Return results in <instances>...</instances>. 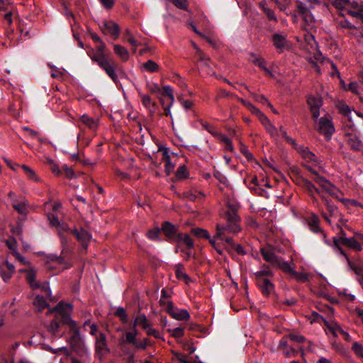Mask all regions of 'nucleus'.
Returning <instances> with one entry per match:
<instances>
[{
  "instance_id": "44",
  "label": "nucleus",
  "mask_w": 363,
  "mask_h": 363,
  "mask_svg": "<svg viewBox=\"0 0 363 363\" xmlns=\"http://www.w3.org/2000/svg\"><path fill=\"white\" fill-rule=\"evenodd\" d=\"M296 12L299 16H303L306 12H307L310 9L306 7L303 2L299 0L296 1Z\"/></svg>"
},
{
  "instance_id": "40",
  "label": "nucleus",
  "mask_w": 363,
  "mask_h": 363,
  "mask_svg": "<svg viewBox=\"0 0 363 363\" xmlns=\"http://www.w3.org/2000/svg\"><path fill=\"white\" fill-rule=\"evenodd\" d=\"M307 102L310 106V109L320 108V107L322 106L321 99L316 97L308 98Z\"/></svg>"
},
{
  "instance_id": "52",
  "label": "nucleus",
  "mask_w": 363,
  "mask_h": 363,
  "mask_svg": "<svg viewBox=\"0 0 363 363\" xmlns=\"http://www.w3.org/2000/svg\"><path fill=\"white\" fill-rule=\"evenodd\" d=\"M350 4V3L349 0H334L333 2V5L338 9H343Z\"/></svg>"
},
{
  "instance_id": "45",
  "label": "nucleus",
  "mask_w": 363,
  "mask_h": 363,
  "mask_svg": "<svg viewBox=\"0 0 363 363\" xmlns=\"http://www.w3.org/2000/svg\"><path fill=\"white\" fill-rule=\"evenodd\" d=\"M263 125L265 127L267 131L271 135L272 137H277L279 135L277 128L272 125L270 121H268V123H264Z\"/></svg>"
},
{
  "instance_id": "53",
  "label": "nucleus",
  "mask_w": 363,
  "mask_h": 363,
  "mask_svg": "<svg viewBox=\"0 0 363 363\" xmlns=\"http://www.w3.org/2000/svg\"><path fill=\"white\" fill-rule=\"evenodd\" d=\"M287 337H289L291 341L296 342L298 343H302L306 341V338L304 336L294 333L289 334Z\"/></svg>"
},
{
  "instance_id": "32",
  "label": "nucleus",
  "mask_w": 363,
  "mask_h": 363,
  "mask_svg": "<svg viewBox=\"0 0 363 363\" xmlns=\"http://www.w3.org/2000/svg\"><path fill=\"white\" fill-rule=\"evenodd\" d=\"M347 260V264L350 267V269H352L355 274L358 275V276H362L363 275V267L361 266V265H357L356 264H354L352 261H351V259H350V257H348V255L346 254V256H344Z\"/></svg>"
},
{
  "instance_id": "61",
  "label": "nucleus",
  "mask_w": 363,
  "mask_h": 363,
  "mask_svg": "<svg viewBox=\"0 0 363 363\" xmlns=\"http://www.w3.org/2000/svg\"><path fill=\"white\" fill-rule=\"evenodd\" d=\"M264 13H265V15L267 16V18L269 21H274L275 22L277 21V18L273 10H272L269 8H264Z\"/></svg>"
},
{
  "instance_id": "5",
  "label": "nucleus",
  "mask_w": 363,
  "mask_h": 363,
  "mask_svg": "<svg viewBox=\"0 0 363 363\" xmlns=\"http://www.w3.org/2000/svg\"><path fill=\"white\" fill-rule=\"evenodd\" d=\"M96 354L100 360H103L106 356L111 352L108 346L106 336L103 333H99L96 335L95 341Z\"/></svg>"
},
{
  "instance_id": "47",
  "label": "nucleus",
  "mask_w": 363,
  "mask_h": 363,
  "mask_svg": "<svg viewBox=\"0 0 363 363\" xmlns=\"http://www.w3.org/2000/svg\"><path fill=\"white\" fill-rule=\"evenodd\" d=\"M225 249L230 255L233 254V250H235L238 255H246V251L244 250V247L240 244H235L232 249H230V247H225Z\"/></svg>"
},
{
  "instance_id": "15",
  "label": "nucleus",
  "mask_w": 363,
  "mask_h": 363,
  "mask_svg": "<svg viewBox=\"0 0 363 363\" xmlns=\"http://www.w3.org/2000/svg\"><path fill=\"white\" fill-rule=\"evenodd\" d=\"M318 184L327 193L333 197L337 199L338 196L337 195V192L338 191L336 186L333 184L329 180H328L325 177L318 178Z\"/></svg>"
},
{
  "instance_id": "34",
  "label": "nucleus",
  "mask_w": 363,
  "mask_h": 363,
  "mask_svg": "<svg viewBox=\"0 0 363 363\" xmlns=\"http://www.w3.org/2000/svg\"><path fill=\"white\" fill-rule=\"evenodd\" d=\"M160 232L161 229L157 226L147 230V237L152 240H160Z\"/></svg>"
},
{
  "instance_id": "8",
  "label": "nucleus",
  "mask_w": 363,
  "mask_h": 363,
  "mask_svg": "<svg viewBox=\"0 0 363 363\" xmlns=\"http://www.w3.org/2000/svg\"><path fill=\"white\" fill-rule=\"evenodd\" d=\"M177 243V247L175 248V252H179V249H192L194 247V241L190 237L189 234L180 233L178 235L176 240L173 242Z\"/></svg>"
},
{
  "instance_id": "10",
  "label": "nucleus",
  "mask_w": 363,
  "mask_h": 363,
  "mask_svg": "<svg viewBox=\"0 0 363 363\" xmlns=\"http://www.w3.org/2000/svg\"><path fill=\"white\" fill-rule=\"evenodd\" d=\"M101 30L105 35H111L113 40H117L121 33L119 26L113 21H104Z\"/></svg>"
},
{
  "instance_id": "14",
  "label": "nucleus",
  "mask_w": 363,
  "mask_h": 363,
  "mask_svg": "<svg viewBox=\"0 0 363 363\" xmlns=\"http://www.w3.org/2000/svg\"><path fill=\"white\" fill-rule=\"evenodd\" d=\"M296 184L303 187L313 199H315L314 192L318 194H320L319 189L310 180L306 178L299 177Z\"/></svg>"
},
{
  "instance_id": "35",
  "label": "nucleus",
  "mask_w": 363,
  "mask_h": 363,
  "mask_svg": "<svg viewBox=\"0 0 363 363\" xmlns=\"http://www.w3.org/2000/svg\"><path fill=\"white\" fill-rule=\"evenodd\" d=\"M81 121L87 125L91 129H95L97 127V123L95 120L92 118H90L87 115H83L80 118Z\"/></svg>"
},
{
  "instance_id": "23",
  "label": "nucleus",
  "mask_w": 363,
  "mask_h": 363,
  "mask_svg": "<svg viewBox=\"0 0 363 363\" xmlns=\"http://www.w3.org/2000/svg\"><path fill=\"white\" fill-rule=\"evenodd\" d=\"M306 222L310 229L315 233L321 232V228L319 225V218L318 216L312 214L306 218Z\"/></svg>"
},
{
  "instance_id": "41",
  "label": "nucleus",
  "mask_w": 363,
  "mask_h": 363,
  "mask_svg": "<svg viewBox=\"0 0 363 363\" xmlns=\"http://www.w3.org/2000/svg\"><path fill=\"white\" fill-rule=\"evenodd\" d=\"M220 141L225 145V149L230 152H233L234 148L230 139H229L225 135H219Z\"/></svg>"
},
{
  "instance_id": "59",
  "label": "nucleus",
  "mask_w": 363,
  "mask_h": 363,
  "mask_svg": "<svg viewBox=\"0 0 363 363\" xmlns=\"http://www.w3.org/2000/svg\"><path fill=\"white\" fill-rule=\"evenodd\" d=\"M338 109L340 113L345 116H348L350 113V108L346 104L342 103L339 104Z\"/></svg>"
},
{
  "instance_id": "16",
  "label": "nucleus",
  "mask_w": 363,
  "mask_h": 363,
  "mask_svg": "<svg viewBox=\"0 0 363 363\" xmlns=\"http://www.w3.org/2000/svg\"><path fill=\"white\" fill-rule=\"evenodd\" d=\"M347 136H349L347 143L350 145L351 150L355 152L363 151V142L357 135H352L350 133H346Z\"/></svg>"
},
{
  "instance_id": "31",
  "label": "nucleus",
  "mask_w": 363,
  "mask_h": 363,
  "mask_svg": "<svg viewBox=\"0 0 363 363\" xmlns=\"http://www.w3.org/2000/svg\"><path fill=\"white\" fill-rule=\"evenodd\" d=\"M173 318L177 320H187L190 318L189 313L186 309H180L176 308L174 313L171 315Z\"/></svg>"
},
{
  "instance_id": "46",
  "label": "nucleus",
  "mask_w": 363,
  "mask_h": 363,
  "mask_svg": "<svg viewBox=\"0 0 363 363\" xmlns=\"http://www.w3.org/2000/svg\"><path fill=\"white\" fill-rule=\"evenodd\" d=\"M162 95L167 96L169 99V103L173 104L174 98L172 88L170 86H164L162 87Z\"/></svg>"
},
{
  "instance_id": "20",
  "label": "nucleus",
  "mask_w": 363,
  "mask_h": 363,
  "mask_svg": "<svg viewBox=\"0 0 363 363\" xmlns=\"http://www.w3.org/2000/svg\"><path fill=\"white\" fill-rule=\"evenodd\" d=\"M99 43L100 45L96 48L95 54L91 57V60L96 63L109 58L104 53L106 44L103 41Z\"/></svg>"
},
{
  "instance_id": "27",
  "label": "nucleus",
  "mask_w": 363,
  "mask_h": 363,
  "mask_svg": "<svg viewBox=\"0 0 363 363\" xmlns=\"http://www.w3.org/2000/svg\"><path fill=\"white\" fill-rule=\"evenodd\" d=\"M113 50L123 61L126 62L129 59V53L125 47L116 44L113 45Z\"/></svg>"
},
{
  "instance_id": "9",
  "label": "nucleus",
  "mask_w": 363,
  "mask_h": 363,
  "mask_svg": "<svg viewBox=\"0 0 363 363\" xmlns=\"http://www.w3.org/2000/svg\"><path fill=\"white\" fill-rule=\"evenodd\" d=\"M318 131L320 134L325 135L327 140H330L332 135L335 132L333 122L326 117H321L319 119Z\"/></svg>"
},
{
  "instance_id": "6",
  "label": "nucleus",
  "mask_w": 363,
  "mask_h": 363,
  "mask_svg": "<svg viewBox=\"0 0 363 363\" xmlns=\"http://www.w3.org/2000/svg\"><path fill=\"white\" fill-rule=\"evenodd\" d=\"M64 325H67L69 328V332L72 333L69 342L72 348H79L82 345V337L79 333V329L77 325L76 322L72 319L67 321Z\"/></svg>"
},
{
  "instance_id": "29",
  "label": "nucleus",
  "mask_w": 363,
  "mask_h": 363,
  "mask_svg": "<svg viewBox=\"0 0 363 363\" xmlns=\"http://www.w3.org/2000/svg\"><path fill=\"white\" fill-rule=\"evenodd\" d=\"M190 233L199 239L204 238L208 240L211 238L209 233L206 229L199 227L191 228Z\"/></svg>"
},
{
  "instance_id": "19",
  "label": "nucleus",
  "mask_w": 363,
  "mask_h": 363,
  "mask_svg": "<svg viewBox=\"0 0 363 363\" xmlns=\"http://www.w3.org/2000/svg\"><path fill=\"white\" fill-rule=\"evenodd\" d=\"M257 284L264 296H269L274 291V286L269 279L257 281Z\"/></svg>"
},
{
  "instance_id": "26",
  "label": "nucleus",
  "mask_w": 363,
  "mask_h": 363,
  "mask_svg": "<svg viewBox=\"0 0 363 363\" xmlns=\"http://www.w3.org/2000/svg\"><path fill=\"white\" fill-rule=\"evenodd\" d=\"M251 62L257 65L259 67H260L262 69H263L266 73L272 75L270 70L266 67V62L264 58L261 57L256 56L255 54L251 55Z\"/></svg>"
},
{
  "instance_id": "55",
  "label": "nucleus",
  "mask_w": 363,
  "mask_h": 363,
  "mask_svg": "<svg viewBox=\"0 0 363 363\" xmlns=\"http://www.w3.org/2000/svg\"><path fill=\"white\" fill-rule=\"evenodd\" d=\"M141 99H142L143 104L145 107L147 108L150 105H152V107H155L156 106V103L155 102H152V100H151V99H150V97L149 96H147V95H141Z\"/></svg>"
},
{
  "instance_id": "36",
  "label": "nucleus",
  "mask_w": 363,
  "mask_h": 363,
  "mask_svg": "<svg viewBox=\"0 0 363 363\" xmlns=\"http://www.w3.org/2000/svg\"><path fill=\"white\" fill-rule=\"evenodd\" d=\"M143 67L150 72H157L159 71V65L154 61L149 60L143 64Z\"/></svg>"
},
{
  "instance_id": "21",
  "label": "nucleus",
  "mask_w": 363,
  "mask_h": 363,
  "mask_svg": "<svg viewBox=\"0 0 363 363\" xmlns=\"http://www.w3.org/2000/svg\"><path fill=\"white\" fill-rule=\"evenodd\" d=\"M344 245L357 252L362 250L361 244L354 238H344L341 242V246Z\"/></svg>"
},
{
  "instance_id": "62",
  "label": "nucleus",
  "mask_w": 363,
  "mask_h": 363,
  "mask_svg": "<svg viewBox=\"0 0 363 363\" xmlns=\"http://www.w3.org/2000/svg\"><path fill=\"white\" fill-rule=\"evenodd\" d=\"M240 152H242V154L243 155H245V157H246V159L250 161V160H253V155L252 154L247 150V148L242 144H241V148H240Z\"/></svg>"
},
{
  "instance_id": "39",
  "label": "nucleus",
  "mask_w": 363,
  "mask_h": 363,
  "mask_svg": "<svg viewBox=\"0 0 363 363\" xmlns=\"http://www.w3.org/2000/svg\"><path fill=\"white\" fill-rule=\"evenodd\" d=\"M301 155L303 159L306 160L308 162L315 161L316 158L315 154L311 152L307 147H303L301 149Z\"/></svg>"
},
{
  "instance_id": "50",
  "label": "nucleus",
  "mask_w": 363,
  "mask_h": 363,
  "mask_svg": "<svg viewBox=\"0 0 363 363\" xmlns=\"http://www.w3.org/2000/svg\"><path fill=\"white\" fill-rule=\"evenodd\" d=\"M13 274L5 269L4 266H0V275L5 282L10 280Z\"/></svg>"
},
{
  "instance_id": "18",
  "label": "nucleus",
  "mask_w": 363,
  "mask_h": 363,
  "mask_svg": "<svg viewBox=\"0 0 363 363\" xmlns=\"http://www.w3.org/2000/svg\"><path fill=\"white\" fill-rule=\"evenodd\" d=\"M272 41L274 46L278 50L279 52L281 53L284 51V48L286 45V38L280 33H274L272 35Z\"/></svg>"
},
{
  "instance_id": "38",
  "label": "nucleus",
  "mask_w": 363,
  "mask_h": 363,
  "mask_svg": "<svg viewBox=\"0 0 363 363\" xmlns=\"http://www.w3.org/2000/svg\"><path fill=\"white\" fill-rule=\"evenodd\" d=\"M251 113L257 116L262 125L268 123V118L256 106L255 108H252Z\"/></svg>"
},
{
  "instance_id": "2",
  "label": "nucleus",
  "mask_w": 363,
  "mask_h": 363,
  "mask_svg": "<svg viewBox=\"0 0 363 363\" xmlns=\"http://www.w3.org/2000/svg\"><path fill=\"white\" fill-rule=\"evenodd\" d=\"M73 311V306L70 303H66L64 301L59 302L57 306L49 308L46 314H55L54 319L50 322L48 331L53 336L57 337L60 325L67 323L71 318V314Z\"/></svg>"
},
{
  "instance_id": "11",
  "label": "nucleus",
  "mask_w": 363,
  "mask_h": 363,
  "mask_svg": "<svg viewBox=\"0 0 363 363\" xmlns=\"http://www.w3.org/2000/svg\"><path fill=\"white\" fill-rule=\"evenodd\" d=\"M278 349L280 350H283L284 354L286 357H296L298 354V351L301 352L302 357L304 355L302 347H299L298 350H296L294 347L289 346L288 342L286 339V336L283 337L280 340Z\"/></svg>"
},
{
  "instance_id": "49",
  "label": "nucleus",
  "mask_w": 363,
  "mask_h": 363,
  "mask_svg": "<svg viewBox=\"0 0 363 363\" xmlns=\"http://www.w3.org/2000/svg\"><path fill=\"white\" fill-rule=\"evenodd\" d=\"M337 26L342 28H347V29H357V28L352 24L347 19H343L341 21H338L337 22Z\"/></svg>"
},
{
  "instance_id": "51",
  "label": "nucleus",
  "mask_w": 363,
  "mask_h": 363,
  "mask_svg": "<svg viewBox=\"0 0 363 363\" xmlns=\"http://www.w3.org/2000/svg\"><path fill=\"white\" fill-rule=\"evenodd\" d=\"M168 331L171 333V335L174 338H179L184 336V332L182 328L178 327L174 329H169Z\"/></svg>"
},
{
  "instance_id": "42",
  "label": "nucleus",
  "mask_w": 363,
  "mask_h": 363,
  "mask_svg": "<svg viewBox=\"0 0 363 363\" xmlns=\"http://www.w3.org/2000/svg\"><path fill=\"white\" fill-rule=\"evenodd\" d=\"M176 177L177 179H184L188 177V172L185 165L179 167L176 172Z\"/></svg>"
},
{
  "instance_id": "33",
  "label": "nucleus",
  "mask_w": 363,
  "mask_h": 363,
  "mask_svg": "<svg viewBox=\"0 0 363 363\" xmlns=\"http://www.w3.org/2000/svg\"><path fill=\"white\" fill-rule=\"evenodd\" d=\"M264 269L260 270L255 273V277L257 281L260 279H268L266 277H272L273 275L272 272L269 269L268 266L264 265Z\"/></svg>"
},
{
  "instance_id": "56",
  "label": "nucleus",
  "mask_w": 363,
  "mask_h": 363,
  "mask_svg": "<svg viewBox=\"0 0 363 363\" xmlns=\"http://www.w3.org/2000/svg\"><path fill=\"white\" fill-rule=\"evenodd\" d=\"M352 350L355 354L361 357H363V347L358 342H354L352 345Z\"/></svg>"
},
{
  "instance_id": "37",
  "label": "nucleus",
  "mask_w": 363,
  "mask_h": 363,
  "mask_svg": "<svg viewBox=\"0 0 363 363\" xmlns=\"http://www.w3.org/2000/svg\"><path fill=\"white\" fill-rule=\"evenodd\" d=\"M114 315L119 318L122 323L125 324L128 323V315L123 307H118L115 311Z\"/></svg>"
},
{
  "instance_id": "57",
  "label": "nucleus",
  "mask_w": 363,
  "mask_h": 363,
  "mask_svg": "<svg viewBox=\"0 0 363 363\" xmlns=\"http://www.w3.org/2000/svg\"><path fill=\"white\" fill-rule=\"evenodd\" d=\"M6 244L7 247L12 250V252L16 251L17 248V242L15 238H11L6 240Z\"/></svg>"
},
{
  "instance_id": "58",
  "label": "nucleus",
  "mask_w": 363,
  "mask_h": 363,
  "mask_svg": "<svg viewBox=\"0 0 363 363\" xmlns=\"http://www.w3.org/2000/svg\"><path fill=\"white\" fill-rule=\"evenodd\" d=\"M12 254L22 264L28 266L30 264V262L26 260V259L21 256L17 251L12 252Z\"/></svg>"
},
{
  "instance_id": "30",
  "label": "nucleus",
  "mask_w": 363,
  "mask_h": 363,
  "mask_svg": "<svg viewBox=\"0 0 363 363\" xmlns=\"http://www.w3.org/2000/svg\"><path fill=\"white\" fill-rule=\"evenodd\" d=\"M33 305L36 307L38 312H42L45 308L49 307V304L42 296H36L33 300Z\"/></svg>"
},
{
  "instance_id": "24",
  "label": "nucleus",
  "mask_w": 363,
  "mask_h": 363,
  "mask_svg": "<svg viewBox=\"0 0 363 363\" xmlns=\"http://www.w3.org/2000/svg\"><path fill=\"white\" fill-rule=\"evenodd\" d=\"M21 272H26L28 274L26 276V280L30 284V287L33 289H38L40 287L39 284L35 283V271L33 269H21Z\"/></svg>"
},
{
  "instance_id": "22",
  "label": "nucleus",
  "mask_w": 363,
  "mask_h": 363,
  "mask_svg": "<svg viewBox=\"0 0 363 363\" xmlns=\"http://www.w3.org/2000/svg\"><path fill=\"white\" fill-rule=\"evenodd\" d=\"M339 236L333 238V245L342 256H346L345 250L341 247V242L344 238H347V234L342 227H340Z\"/></svg>"
},
{
  "instance_id": "4",
  "label": "nucleus",
  "mask_w": 363,
  "mask_h": 363,
  "mask_svg": "<svg viewBox=\"0 0 363 363\" xmlns=\"http://www.w3.org/2000/svg\"><path fill=\"white\" fill-rule=\"evenodd\" d=\"M260 252L266 262L270 263L272 267L279 268L282 271L284 264H288L287 262L284 261L281 257L277 256L272 251L271 246L261 248Z\"/></svg>"
},
{
  "instance_id": "60",
  "label": "nucleus",
  "mask_w": 363,
  "mask_h": 363,
  "mask_svg": "<svg viewBox=\"0 0 363 363\" xmlns=\"http://www.w3.org/2000/svg\"><path fill=\"white\" fill-rule=\"evenodd\" d=\"M290 170H291V172L292 173V174L294 175V177H295L296 179V183H297L299 177L300 178H303L301 174V170L300 169L296 167V166H292L291 167H290Z\"/></svg>"
},
{
  "instance_id": "28",
  "label": "nucleus",
  "mask_w": 363,
  "mask_h": 363,
  "mask_svg": "<svg viewBox=\"0 0 363 363\" xmlns=\"http://www.w3.org/2000/svg\"><path fill=\"white\" fill-rule=\"evenodd\" d=\"M130 345L131 343L125 342V337L120 341L119 346L122 352V357L135 353V350Z\"/></svg>"
},
{
  "instance_id": "3",
  "label": "nucleus",
  "mask_w": 363,
  "mask_h": 363,
  "mask_svg": "<svg viewBox=\"0 0 363 363\" xmlns=\"http://www.w3.org/2000/svg\"><path fill=\"white\" fill-rule=\"evenodd\" d=\"M97 64L116 84L118 82V77L124 74L122 69L112 58L99 62Z\"/></svg>"
},
{
  "instance_id": "13",
  "label": "nucleus",
  "mask_w": 363,
  "mask_h": 363,
  "mask_svg": "<svg viewBox=\"0 0 363 363\" xmlns=\"http://www.w3.org/2000/svg\"><path fill=\"white\" fill-rule=\"evenodd\" d=\"M71 233L75 236L76 239L78 242H79L84 248H86L91 238V235L89 232H87L84 228H80V230H77L74 228L71 230Z\"/></svg>"
},
{
  "instance_id": "7",
  "label": "nucleus",
  "mask_w": 363,
  "mask_h": 363,
  "mask_svg": "<svg viewBox=\"0 0 363 363\" xmlns=\"http://www.w3.org/2000/svg\"><path fill=\"white\" fill-rule=\"evenodd\" d=\"M160 229L169 242H173L181 233L178 226L167 220L162 223Z\"/></svg>"
},
{
  "instance_id": "54",
  "label": "nucleus",
  "mask_w": 363,
  "mask_h": 363,
  "mask_svg": "<svg viewBox=\"0 0 363 363\" xmlns=\"http://www.w3.org/2000/svg\"><path fill=\"white\" fill-rule=\"evenodd\" d=\"M301 17L307 25L313 23L315 21L314 17L312 15L310 9L307 12H306L303 16H301Z\"/></svg>"
},
{
  "instance_id": "17",
  "label": "nucleus",
  "mask_w": 363,
  "mask_h": 363,
  "mask_svg": "<svg viewBox=\"0 0 363 363\" xmlns=\"http://www.w3.org/2000/svg\"><path fill=\"white\" fill-rule=\"evenodd\" d=\"M125 342L131 343L134 350H145L146 345L143 342V340H138L136 338V333H126Z\"/></svg>"
},
{
  "instance_id": "25",
  "label": "nucleus",
  "mask_w": 363,
  "mask_h": 363,
  "mask_svg": "<svg viewBox=\"0 0 363 363\" xmlns=\"http://www.w3.org/2000/svg\"><path fill=\"white\" fill-rule=\"evenodd\" d=\"M138 325H141L143 329L150 328V324L145 314H140L135 318L133 329H135Z\"/></svg>"
},
{
  "instance_id": "48",
  "label": "nucleus",
  "mask_w": 363,
  "mask_h": 363,
  "mask_svg": "<svg viewBox=\"0 0 363 363\" xmlns=\"http://www.w3.org/2000/svg\"><path fill=\"white\" fill-rule=\"evenodd\" d=\"M172 4L177 8L187 11L189 7V4L187 0H171Z\"/></svg>"
},
{
  "instance_id": "43",
  "label": "nucleus",
  "mask_w": 363,
  "mask_h": 363,
  "mask_svg": "<svg viewBox=\"0 0 363 363\" xmlns=\"http://www.w3.org/2000/svg\"><path fill=\"white\" fill-rule=\"evenodd\" d=\"M13 208L21 214H26L27 213V205L24 202H14L12 204Z\"/></svg>"
},
{
  "instance_id": "1",
  "label": "nucleus",
  "mask_w": 363,
  "mask_h": 363,
  "mask_svg": "<svg viewBox=\"0 0 363 363\" xmlns=\"http://www.w3.org/2000/svg\"><path fill=\"white\" fill-rule=\"evenodd\" d=\"M226 207L227 211L224 213V218L226 220L227 225H216L215 238L223 239L222 236L226 234L227 232L237 233L241 230V218L238 213L240 205L235 201L228 200L226 203Z\"/></svg>"
},
{
  "instance_id": "63",
  "label": "nucleus",
  "mask_w": 363,
  "mask_h": 363,
  "mask_svg": "<svg viewBox=\"0 0 363 363\" xmlns=\"http://www.w3.org/2000/svg\"><path fill=\"white\" fill-rule=\"evenodd\" d=\"M213 237V238H210L208 239L209 243L211 245V246L215 249V250L220 255H222L223 254V250L219 247L218 244L216 242V240Z\"/></svg>"
},
{
  "instance_id": "64",
  "label": "nucleus",
  "mask_w": 363,
  "mask_h": 363,
  "mask_svg": "<svg viewBox=\"0 0 363 363\" xmlns=\"http://www.w3.org/2000/svg\"><path fill=\"white\" fill-rule=\"evenodd\" d=\"M48 220L50 221V224L52 226H60V223L58 220L57 216H55L54 214L50 213V214H48Z\"/></svg>"
},
{
  "instance_id": "12",
  "label": "nucleus",
  "mask_w": 363,
  "mask_h": 363,
  "mask_svg": "<svg viewBox=\"0 0 363 363\" xmlns=\"http://www.w3.org/2000/svg\"><path fill=\"white\" fill-rule=\"evenodd\" d=\"M283 272L289 274L291 279H294L298 282L304 283L308 281L306 273L296 272L289 263L284 264Z\"/></svg>"
}]
</instances>
